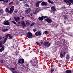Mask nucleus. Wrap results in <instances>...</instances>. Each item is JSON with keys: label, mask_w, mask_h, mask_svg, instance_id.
<instances>
[{"label": "nucleus", "mask_w": 73, "mask_h": 73, "mask_svg": "<svg viewBox=\"0 0 73 73\" xmlns=\"http://www.w3.org/2000/svg\"><path fill=\"white\" fill-rule=\"evenodd\" d=\"M35 44L36 45H39V43L38 42H36V43H35Z\"/></svg>", "instance_id": "nucleus-38"}, {"label": "nucleus", "mask_w": 73, "mask_h": 73, "mask_svg": "<svg viewBox=\"0 0 73 73\" xmlns=\"http://www.w3.org/2000/svg\"><path fill=\"white\" fill-rule=\"evenodd\" d=\"M34 24H35V23H33L30 25V26H33Z\"/></svg>", "instance_id": "nucleus-41"}, {"label": "nucleus", "mask_w": 73, "mask_h": 73, "mask_svg": "<svg viewBox=\"0 0 73 73\" xmlns=\"http://www.w3.org/2000/svg\"><path fill=\"white\" fill-rule=\"evenodd\" d=\"M66 60H68L70 58V56L68 54H67L66 55Z\"/></svg>", "instance_id": "nucleus-16"}, {"label": "nucleus", "mask_w": 73, "mask_h": 73, "mask_svg": "<svg viewBox=\"0 0 73 73\" xmlns=\"http://www.w3.org/2000/svg\"><path fill=\"white\" fill-rule=\"evenodd\" d=\"M40 32V31H38L37 32H36L35 33V36H41V33Z\"/></svg>", "instance_id": "nucleus-6"}, {"label": "nucleus", "mask_w": 73, "mask_h": 73, "mask_svg": "<svg viewBox=\"0 0 73 73\" xmlns=\"http://www.w3.org/2000/svg\"><path fill=\"white\" fill-rule=\"evenodd\" d=\"M60 58H63L64 57V54H63L62 52H61L60 53Z\"/></svg>", "instance_id": "nucleus-14"}, {"label": "nucleus", "mask_w": 73, "mask_h": 73, "mask_svg": "<svg viewBox=\"0 0 73 73\" xmlns=\"http://www.w3.org/2000/svg\"><path fill=\"white\" fill-rule=\"evenodd\" d=\"M45 21H46L48 23H51L52 21V20L50 18H47L45 19Z\"/></svg>", "instance_id": "nucleus-7"}, {"label": "nucleus", "mask_w": 73, "mask_h": 73, "mask_svg": "<svg viewBox=\"0 0 73 73\" xmlns=\"http://www.w3.org/2000/svg\"><path fill=\"white\" fill-rule=\"evenodd\" d=\"M14 19H15V20H17V17H14Z\"/></svg>", "instance_id": "nucleus-46"}, {"label": "nucleus", "mask_w": 73, "mask_h": 73, "mask_svg": "<svg viewBox=\"0 0 73 73\" xmlns=\"http://www.w3.org/2000/svg\"><path fill=\"white\" fill-rule=\"evenodd\" d=\"M22 20H23V19H24V17H22Z\"/></svg>", "instance_id": "nucleus-64"}, {"label": "nucleus", "mask_w": 73, "mask_h": 73, "mask_svg": "<svg viewBox=\"0 0 73 73\" xmlns=\"http://www.w3.org/2000/svg\"><path fill=\"white\" fill-rule=\"evenodd\" d=\"M14 8L15 7H14V6H12L10 9V11L9 10H8V8H6L5 9L6 12L9 13V14H12V13H13V11H14Z\"/></svg>", "instance_id": "nucleus-1"}, {"label": "nucleus", "mask_w": 73, "mask_h": 73, "mask_svg": "<svg viewBox=\"0 0 73 73\" xmlns=\"http://www.w3.org/2000/svg\"><path fill=\"white\" fill-rule=\"evenodd\" d=\"M25 66H27V68H28V66H29V65H28V64H26L25 66H23V67H25Z\"/></svg>", "instance_id": "nucleus-35"}, {"label": "nucleus", "mask_w": 73, "mask_h": 73, "mask_svg": "<svg viewBox=\"0 0 73 73\" xmlns=\"http://www.w3.org/2000/svg\"><path fill=\"white\" fill-rule=\"evenodd\" d=\"M0 1H4V0H0Z\"/></svg>", "instance_id": "nucleus-57"}, {"label": "nucleus", "mask_w": 73, "mask_h": 73, "mask_svg": "<svg viewBox=\"0 0 73 73\" xmlns=\"http://www.w3.org/2000/svg\"><path fill=\"white\" fill-rule=\"evenodd\" d=\"M64 3H69V1H67V0H64Z\"/></svg>", "instance_id": "nucleus-28"}, {"label": "nucleus", "mask_w": 73, "mask_h": 73, "mask_svg": "<svg viewBox=\"0 0 73 73\" xmlns=\"http://www.w3.org/2000/svg\"><path fill=\"white\" fill-rule=\"evenodd\" d=\"M2 39V37H0V40H1Z\"/></svg>", "instance_id": "nucleus-61"}, {"label": "nucleus", "mask_w": 73, "mask_h": 73, "mask_svg": "<svg viewBox=\"0 0 73 73\" xmlns=\"http://www.w3.org/2000/svg\"><path fill=\"white\" fill-rule=\"evenodd\" d=\"M68 1H70L71 3L73 4V0H68Z\"/></svg>", "instance_id": "nucleus-30"}, {"label": "nucleus", "mask_w": 73, "mask_h": 73, "mask_svg": "<svg viewBox=\"0 0 73 73\" xmlns=\"http://www.w3.org/2000/svg\"><path fill=\"white\" fill-rule=\"evenodd\" d=\"M48 1L49 3H51V4H54V3L53 2H52L50 0H48Z\"/></svg>", "instance_id": "nucleus-21"}, {"label": "nucleus", "mask_w": 73, "mask_h": 73, "mask_svg": "<svg viewBox=\"0 0 73 73\" xmlns=\"http://www.w3.org/2000/svg\"><path fill=\"white\" fill-rule=\"evenodd\" d=\"M35 11L37 12V13H38V12L40 11V10L39 9L37 8L35 10Z\"/></svg>", "instance_id": "nucleus-25"}, {"label": "nucleus", "mask_w": 73, "mask_h": 73, "mask_svg": "<svg viewBox=\"0 0 73 73\" xmlns=\"http://www.w3.org/2000/svg\"><path fill=\"white\" fill-rule=\"evenodd\" d=\"M64 37V36L63 35H61L60 36V38H62Z\"/></svg>", "instance_id": "nucleus-49"}, {"label": "nucleus", "mask_w": 73, "mask_h": 73, "mask_svg": "<svg viewBox=\"0 0 73 73\" xmlns=\"http://www.w3.org/2000/svg\"><path fill=\"white\" fill-rule=\"evenodd\" d=\"M62 43H63L64 44H65V40L62 39Z\"/></svg>", "instance_id": "nucleus-23"}, {"label": "nucleus", "mask_w": 73, "mask_h": 73, "mask_svg": "<svg viewBox=\"0 0 73 73\" xmlns=\"http://www.w3.org/2000/svg\"><path fill=\"white\" fill-rule=\"evenodd\" d=\"M36 13H37L36 11H35V12H34L33 13V14H34V15H35L36 14Z\"/></svg>", "instance_id": "nucleus-47"}, {"label": "nucleus", "mask_w": 73, "mask_h": 73, "mask_svg": "<svg viewBox=\"0 0 73 73\" xmlns=\"http://www.w3.org/2000/svg\"><path fill=\"white\" fill-rule=\"evenodd\" d=\"M8 29H3L2 30L3 32H7V31H8Z\"/></svg>", "instance_id": "nucleus-27"}, {"label": "nucleus", "mask_w": 73, "mask_h": 73, "mask_svg": "<svg viewBox=\"0 0 73 73\" xmlns=\"http://www.w3.org/2000/svg\"><path fill=\"white\" fill-rule=\"evenodd\" d=\"M26 24L27 25H30V23L28 21H26Z\"/></svg>", "instance_id": "nucleus-24"}, {"label": "nucleus", "mask_w": 73, "mask_h": 73, "mask_svg": "<svg viewBox=\"0 0 73 73\" xmlns=\"http://www.w3.org/2000/svg\"><path fill=\"white\" fill-rule=\"evenodd\" d=\"M63 54L65 55V54H66V52H64Z\"/></svg>", "instance_id": "nucleus-56"}, {"label": "nucleus", "mask_w": 73, "mask_h": 73, "mask_svg": "<svg viewBox=\"0 0 73 73\" xmlns=\"http://www.w3.org/2000/svg\"><path fill=\"white\" fill-rule=\"evenodd\" d=\"M3 24L5 25H9L10 24L8 22V21H4Z\"/></svg>", "instance_id": "nucleus-10"}, {"label": "nucleus", "mask_w": 73, "mask_h": 73, "mask_svg": "<svg viewBox=\"0 0 73 73\" xmlns=\"http://www.w3.org/2000/svg\"><path fill=\"white\" fill-rule=\"evenodd\" d=\"M32 60H30V63H31H31H32Z\"/></svg>", "instance_id": "nucleus-53"}, {"label": "nucleus", "mask_w": 73, "mask_h": 73, "mask_svg": "<svg viewBox=\"0 0 73 73\" xmlns=\"http://www.w3.org/2000/svg\"><path fill=\"white\" fill-rule=\"evenodd\" d=\"M46 18H48V17L47 16H42L41 17H39L38 19L40 21H42L44 20V19H46Z\"/></svg>", "instance_id": "nucleus-2"}, {"label": "nucleus", "mask_w": 73, "mask_h": 73, "mask_svg": "<svg viewBox=\"0 0 73 73\" xmlns=\"http://www.w3.org/2000/svg\"><path fill=\"white\" fill-rule=\"evenodd\" d=\"M13 4V2H10L9 3V5H12V4Z\"/></svg>", "instance_id": "nucleus-34"}, {"label": "nucleus", "mask_w": 73, "mask_h": 73, "mask_svg": "<svg viewBox=\"0 0 73 73\" xmlns=\"http://www.w3.org/2000/svg\"><path fill=\"white\" fill-rule=\"evenodd\" d=\"M3 2L4 3H8V1H5V0H4V1Z\"/></svg>", "instance_id": "nucleus-40"}, {"label": "nucleus", "mask_w": 73, "mask_h": 73, "mask_svg": "<svg viewBox=\"0 0 73 73\" xmlns=\"http://www.w3.org/2000/svg\"><path fill=\"white\" fill-rule=\"evenodd\" d=\"M69 3V6H70V5H72V3Z\"/></svg>", "instance_id": "nucleus-51"}, {"label": "nucleus", "mask_w": 73, "mask_h": 73, "mask_svg": "<svg viewBox=\"0 0 73 73\" xmlns=\"http://www.w3.org/2000/svg\"><path fill=\"white\" fill-rule=\"evenodd\" d=\"M9 69L10 71H11V72H12V70H15L14 68H9Z\"/></svg>", "instance_id": "nucleus-18"}, {"label": "nucleus", "mask_w": 73, "mask_h": 73, "mask_svg": "<svg viewBox=\"0 0 73 73\" xmlns=\"http://www.w3.org/2000/svg\"><path fill=\"white\" fill-rule=\"evenodd\" d=\"M1 63H4V61H3V60H1V62H0Z\"/></svg>", "instance_id": "nucleus-48"}, {"label": "nucleus", "mask_w": 73, "mask_h": 73, "mask_svg": "<svg viewBox=\"0 0 73 73\" xmlns=\"http://www.w3.org/2000/svg\"><path fill=\"white\" fill-rule=\"evenodd\" d=\"M9 35H10V34H7V35H6L5 37H8V36H9Z\"/></svg>", "instance_id": "nucleus-42"}, {"label": "nucleus", "mask_w": 73, "mask_h": 73, "mask_svg": "<svg viewBox=\"0 0 73 73\" xmlns=\"http://www.w3.org/2000/svg\"><path fill=\"white\" fill-rule=\"evenodd\" d=\"M31 9L30 8H29L28 9L26 10L25 11L26 12V13H27V14H29V12H31Z\"/></svg>", "instance_id": "nucleus-12"}, {"label": "nucleus", "mask_w": 73, "mask_h": 73, "mask_svg": "<svg viewBox=\"0 0 73 73\" xmlns=\"http://www.w3.org/2000/svg\"><path fill=\"white\" fill-rule=\"evenodd\" d=\"M44 33L45 34H47L48 33V31H45Z\"/></svg>", "instance_id": "nucleus-44"}, {"label": "nucleus", "mask_w": 73, "mask_h": 73, "mask_svg": "<svg viewBox=\"0 0 73 73\" xmlns=\"http://www.w3.org/2000/svg\"><path fill=\"white\" fill-rule=\"evenodd\" d=\"M50 70L51 72H54V69L53 68H51Z\"/></svg>", "instance_id": "nucleus-32"}, {"label": "nucleus", "mask_w": 73, "mask_h": 73, "mask_svg": "<svg viewBox=\"0 0 73 73\" xmlns=\"http://www.w3.org/2000/svg\"><path fill=\"white\" fill-rule=\"evenodd\" d=\"M27 37L28 38H32L33 37V35H32V34L30 32H28L26 34Z\"/></svg>", "instance_id": "nucleus-3"}, {"label": "nucleus", "mask_w": 73, "mask_h": 73, "mask_svg": "<svg viewBox=\"0 0 73 73\" xmlns=\"http://www.w3.org/2000/svg\"><path fill=\"white\" fill-rule=\"evenodd\" d=\"M16 26H19V25L17 24V23H16Z\"/></svg>", "instance_id": "nucleus-59"}, {"label": "nucleus", "mask_w": 73, "mask_h": 73, "mask_svg": "<svg viewBox=\"0 0 73 73\" xmlns=\"http://www.w3.org/2000/svg\"><path fill=\"white\" fill-rule=\"evenodd\" d=\"M0 12L1 13H4V11H3V10L1 9L0 10Z\"/></svg>", "instance_id": "nucleus-33"}, {"label": "nucleus", "mask_w": 73, "mask_h": 73, "mask_svg": "<svg viewBox=\"0 0 73 73\" xmlns=\"http://www.w3.org/2000/svg\"><path fill=\"white\" fill-rule=\"evenodd\" d=\"M37 30V29H33V32H36V30Z\"/></svg>", "instance_id": "nucleus-43"}, {"label": "nucleus", "mask_w": 73, "mask_h": 73, "mask_svg": "<svg viewBox=\"0 0 73 73\" xmlns=\"http://www.w3.org/2000/svg\"><path fill=\"white\" fill-rule=\"evenodd\" d=\"M7 38H8V37H6L4 39L3 42V44H5L6 41H7Z\"/></svg>", "instance_id": "nucleus-17"}, {"label": "nucleus", "mask_w": 73, "mask_h": 73, "mask_svg": "<svg viewBox=\"0 0 73 73\" xmlns=\"http://www.w3.org/2000/svg\"><path fill=\"white\" fill-rule=\"evenodd\" d=\"M21 26L23 28H25L26 27V25L25 24L24 21H22L21 22Z\"/></svg>", "instance_id": "nucleus-11"}, {"label": "nucleus", "mask_w": 73, "mask_h": 73, "mask_svg": "<svg viewBox=\"0 0 73 73\" xmlns=\"http://www.w3.org/2000/svg\"><path fill=\"white\" fill-rule=\"evenodd\" d=\"M66 73H72V70H67Z\"/></svg>", "instance_id": "nucleus-15"}, {"label": "nucleus", "mask_w": 73, "mask_h": 73, "mask_svg": "<svg viewBox=\"0 0 73 73\" xmlns=\"http://www.w3.org/2000/svg\"><path fill=\"white\" fill-rule=\"evenodd\" d=\"M4 50V47H2L0 49V52H2L3 50Z\"/></svg>", "instance_id": "nucleus-20"}, {"label": "nucleus", "mask_w": 73, "mask_h": 73, "mask_svg": "<svg viewBox=\"0 0 73 73\" xmlns=\"http://www.w3.org/2000/svg\"><path fill=\"white\" fill-rule=\"evenodd\" d=\"M34 63L35 64H36V63H38V60H35V61H34Z\"/></svg>", "instance_id": "nucleus-31"}, {"label": "nucleus", "mask_w": 73, "mask_h": 73, "mask_svg": "<svg viewBox=\"0 0 73 73\" xmlns=\"http://www.w3.org/2000/svg\"><path fill=\"white\" fill-rule=\"evenodd\" d=\"M3 41H0V47L1 48V47H3L2 46V45L3 44Z\"/></svg>", "instance_id": "nucleus-19"}, {"label": "nucleus", "mask_w": 73, "mask_h": 73, "mask_svg": "<svg viewBox=\"0 0 73 73\" xmlns=\"http://www.w3.org/2000/svg\"><path fill=\"white\" fill-rule=\"evenodd\" d=\"M53 68L54 69V70L55 71H56V70H57V68L56 67H54Z\"/></svg>", "instance_id": "nucleus-36"}, {"label": "nucleus", "mask_w": 73, "mask_h": 73, "mask_svg": "<svg viewBox=\"0 0 73 73\" xmlns=\"http://www.w3.org/2000/svg\"><path fill=\"white\" fill-rule=\"evenodd\" d=\"M51 9L53 11H56V7H55V6H53L51 7Z\"/></svg>", "instance_id": "nucleus-13"}, {"label": "nucleus", "mask_w": 73, "mask_h": 73, "mask_svg": "<svg viewBox=\"0 0 73 73\" xmlns=\"http://www.w3.org/2000/svg\"><path fill=\"white\" fill-rule=\"evenodd\" d=\"M20 18L19 17H18L17 18V20H20Z\"/></svg>", "instance_id": "nucleus-50"}, {"label": "nucleus", "mask_w": 73, "mask_h": 73, "mask_svg": "<svg viewBox=\"0 0 73 73\" xmlns=\"http://www.w3.org/2000/svg\"><path fill=\"white\" fill-rule=\"evenodd\" d=\"M62 32L63 33H64L65 34H66V33H67L65 31H62Z\"/></svg>", "instance_id": "nucleus-39"}, {"label": "nucleus", "mask_w": 73, "mask_h": 73, "mask_svg": "<svg viewBox=\"0 0 73 73\" xmlns=\"http://www.w3.org/2000/svg\"><path fill=\"white\" fill-rule=\"evenodd\" d=\"M16 4L17 5L18 4V2H16Z\"/></svg>", "instance_id": "nucleus-63"}, {"label": "nucleus", "mask_w": 73, "mask_h": 73, "mask_svg": "<svg viewBox=\"0 0 73 73\" xmlns=\"http://www.w3.org/2000/svg\"><path fill=\"white\" fill-rule=\"evenodd\" d=\"M24 60L23 58H20L19 59L18 61V63L19 64H24Z\"/></svg>", "instance_id": "nucleus-5"}, {"label": "nucleus", "mask_w": 73, "mask_h": 73, "mask_svg": "<svg viewBox=\"0 0 73 73\" xmlns=\"http://www.w3.org/2000/svg\"><path fill=\"white\" fill-rule=\"evenodd\" d=\"M30 15L31 16H33V14H32V13H31L30 14Z\"/></svg>", "instance_id": "nucleus-58"}, {"label": "nucleus", "mask_w": 73, "mask_h": 73, "mask_svg": "<svg viewBox=\"0 0 73 73\" xmlns=\"http://www.w3.org/2000/svg\"><path fill=\"white\" fill-rule=\"evenodd\" d=\"M41 2H42V1H38L36 3L35 5L36 8H37V7H39L40 3H41Z\"/></svg>", "instance_id": "nucleus-9"}, {"label": "nucleus", "mask_w": 73, "mask_h": 73, "mask_svg": "<svg viewBox=\"0 0 73 73\" xmlns=\"http://www.w3.org/2000/svg\"><path fill=\"white\" fill-rule=\"evenodd\" d=\"M24 5H25V6L26 7H29V5H28V4H27V3H26V4H25Z\"/></svg>", "instance_id": "nucleus-29"}, {"label": "nucleus", "mask_w": 73, "mask_h": 73, "mask_svg": "<svg viewBox=\"0 0 73 73\" xmlns=\"http://www.w3.org/2000/svg\"><path fill=\"white\" fill-rule=\"evenodd\" d=\"M21 23H20V22H18V24H19V25Z\"/></svg>", "instance_id": "nucleus-52"}, {"label": "nucleus", "mask_w": 73, "mask_h": 73, "mask_svg": "<svg viewBox=\"0 0 73 73\" xmlns=\"http://www.w3.org/2000/svg\"><path fill=\"white\" fill-rule=\"evenodd\" d=\"M12 23H13V24H16V23L15 21H12Z\"/></svg>", "instance_id": "nucleus-37"}, {"label": "nucleus", "mask_w": 73, "mask_h": 73, "mask_svg": "<svg viewBox=\"0 0 73 73\" xmlns=\"http://www.w3.org/2000/svg\"><path fill=\"white\" fill-rule=\"evenodd\" d=\"M14 70H13V71H11L12 72H13V73H16V71H14Z\"/></svg>", "instance_id": "nucleus-45"}, {"label": "nucleus", "mask_w": 73, "mask_h": 73, "mask_svg": "<svg viewBox=\"0 0 73 73\" xmlns=\"http://www.w3.org/2000/svg\"><path fill=\"white\" fill-rule=\"evenodd\" d=\"M40 44H42V43H43V42L42 41V42H40Z\"/></svg>", "instance_id": "nucleus-60"}, {"label": "nucleus", "mask_w": 73, "mask_h": 73, "mask_svg": "<svg viewBox=\"0 0 73 73\" xmlns=\"http://www.w3.org/2000/svg\"><path fill=\"white\" fill-rule=\"evenodd\" d=\"M14 12H15V13H17V11L16 10Z\"/></svg>", "instance_id": "nucleus-55"}, {"label": "nucleus", "mask_w": 73, "mask_h": 73, "mask_svg": "<svg viewBox=\"0 0 73 73\" xmlns=\"http://www.w3.org/2000/svg\"><path fill=\"white\" fill-rule=\"evenodd\" d=\"M9 38H10V39H11V38H13V36H12L11 34H10L9 36Z\"/></svg>", "instance_id": "nucleus-22"}, {"label": "nucleus", "mask_w": 73, "mask_h": 73, "mask_svg": "<svg viewBox=\"0 0 73 73\" xmlns=\"http://www.w3.org/2000/svg\"><path fill=\"white\" fill-rule=\"evenodd\" d=\"M6 55H7V54H5L4 55V57H5V56H6Z\"/></svg>", "instance_id": "nucleus-54"}, {"label": "nucleus", "mask_w": 73, "mask_h": 73, "mask_svg": "<svg viewBox=\"0 0 73 73\" xmlns=\"http://www.w3.org/2000/svg\"><path fill=\"white\" fill-rule=\"evenodd\" d=\"M41 5L42 6H47L48 5V3H47V2L44 1H43L41 3Z\"/></svg>", "instance_id": "nucleus-8"}, {"label": "nucleus", "mask_w": 73, "mask_h": 73, "mask_svg": "<svg viewBox=\"0 0 73 73\" xmlns=\"http://www.w3.org/2000/svg\"><path fill=\"white\" fill-rule=\"evenodd\" d=\"M64 19H65V20H66V19H68V16H67L66 15H65L64 16Z\"/></svg>", "instance_id": "nucleus-26"}, {"label": "nucleus", "mask_w": 73, "mask_h": 73, "mask_svg": "<svg viewBox=\"0 0 73 73\" xmlns=\"http://www.w3.org/2000/svg\"><path fill=\"white\" fill-rule=\"evenodd\" d=\"M43 45L44 46H46L47 48L49 47L50 46V44L48 42H46L44 43Z\"/></svg>", "instance_id": "nucleus-4"}, {"label": "nucleus", "mask_w": 73, "mask_h": 73, "mask_svg": "<svg viewBox=\"0 0 73 73\" xmlns=\"http://www.w3.org/2000/svg\"><path fill=\"white\" fill-rule=\"evenodd\" d=\"M15 21L16 22H17V19L15 20Z\"/></svg>", "instance_id": "nucleus-62"}]
</instances>
